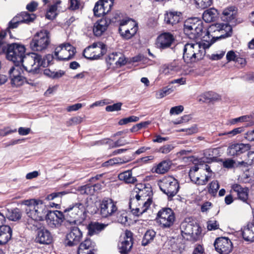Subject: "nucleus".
Returning <instances> with one entry per match:
<instances>
[{
    "label": "nucleus",
    "instance_id": "1",
    "mask_svg": "<svg viewBox=\"0 0 254 254\" xmlns=\"http://www.w3.org/2000/svg\"><path fill=\"white\" fill-rule=\"evenodd\" d=\"M153 195L150 184H136L132 191L129 202L132 214L139 216L146 212L153 202Z\"/></svg>",
    "mask_w": 254,
    "mask_h": 254
},
{
    "label": "nucleus",
    "instance_id": "2",
    "mask_svg": "<svg viewBox=\"0 0 254 254\" xmlns=\"http://www.w3.org/2000/svg\"><path fill=\"white\" fill-rule=\"evenodd\" d=\"M237 17L238 9L235 6H228L223 10L220 18L226 23H217L211 27L214 29V31H217L221 33L217 39L225 38L232 35V26L237 24Z\"/></svg>",
    "mask_w": 254,
    "mask_h": 254
},
{
    "label": "nucleus",
    "instance_id": "3",
    "mask_svg": "<svg viewBox=\"0 0 254 254\" xmlns=\"http://www.w3.org/2000/svg\"><path fill=\"white\" fill-rule=\"evenodd\" d=\"M184 34L190 39L197 41L201 40L202 42L210 43V33L203 27L201 20L192 17L187 19L184 23Z\"/></svg>",
    "mask_w": 254,
    "mask_h": 254
},
{
    "label": "nucleus",
    "instance_id": "4",
    "mask_svg": "<svg viewBox=\"0 0 254 254\" xmlns=\"http://www.w3.org/2000/svg\"><path fill=\"white\" fill-rule=\"evenodd\" d=\"M0 35V55L5 54L7 59L14 64H20L25 55V48L17 43L6 44L5 33Z\"/></svg>",
    "mask_w": 254,
    "mask_h": 254
},
{
    "label": "nucleus",
    "instance_id": "5",
    "mask_svg": "<svg viewBox=\"0 0 254 254\" xmlns=\"http://www.w3.org/2000/svg\"><path fill=\"white\" fill-rule=\"evenodd\" d=\"M202 43L199 42L187 43L184 47L183 58L187 64L193 63L202 60L205 53V49L208 48L213 43Z\"/></svg>",
    "mask_w": 254,
    "mask_h": 254
},
{
    "label": "nucleus",
    "instance_id": "6",
    "mask_svg": "<svg viewBox=\"0 0 254 254\" xmlns=\"http://www.w3.org/2000/svg\"><path fill=\"white\" fill-rule=\"evenodd\" d=\"M22 204L27 206L25 210L28 217L41 221L46 219L49 210L42 200L35 199H26L23 200Z\"/></svg>",
    "mask_w": 254,
    "mask_h": 254
},
{
    "label": "nucleus",
    "instance_id": "7",
    "mask_svg": "<svg viewBox=\"0 0 254 254\" xmlns=\"http://www.w3.org/2000/svg\"><path fill=\"white\" fill-rule=\"evenodd\" d=\"M51 43L50 32L48 30L42 29L33 36L29 47L33 51L43 52L48 48Z\"/></svg>",
    "mask_w": 254,
    "mask_h": 254
},
{
    "label": "nucleus",
    "instance_id": "8",
    "mask_svg": "<svg viewBox=\"0 0 254 254\" xmlns=\"http://www.w3.org/2000/svg\"><path fill=\"white\" fill-rule=\"evenodd\" d=\"M160 190L171 200L178 192L180 184L177 179L171 176H165L158 181Z\"/></svg>",
    "mask_w": 254,
    "mask_h": 254
},
{
    "label": "nucleus",
    "instance_id": "9",
    "mask_svg": "<svg viewBox=\"0 0 254 254\" xmlns=\"http://www.w3.org/2000/svg\"><path fill=\"white\" fill-rule=\"evenodd\" d=\"M156 220L163 229H168L173 226L176 221L174 210L168 207L161 208L157 212Z\"/></svg>",
    "mask_w": 254,
    "mask_h": 254
},
{
    "label": "nucleus",
    "instance_id": "10",
    "mask_svg": "<svg viewBox=\"0 0 254 254\" xmlns=\"http://www.w3.org/2000/svg\"><path fill=\"white\" fill-rule=\"evenodd\" d=\"M67 222L75 223L80 219H83L85 212L84 206L80 202L72 203L64 210Z\"/></svg>",
    "mask_w": 254,
    "mask_h": 254
},
{
    "label": "nucleus",
    "instance_id": "11",
    "mask_svg": "<svg viewBox=\"0 0 254 254\" xmlns=\"http://www.w3.org/2000/svg\"><path fill=\"white\" fill-rule=\"evenodd\" d=\"M181 230L182 236L187 240L195 242L201 237L202 229L196 223L184 222L181 224Z\"/></svg>",
    "mask_w": 254,
    "mask_h": 254
},
{
    "label": "nucleus",
    "instance_id": "12",
    "mask_svg": "<svg viewBox=\"0 0 254 254\" xmlns=\"http://www.w3.org/2000/svg\"><path fill=\"white\" fill-rule=\"evenodd\" d=\"M23 68L27 72L33 74L41 73V64L42 62H40V55L32 53L30 55L24 56L23 61L20 63Z\"/></svg>",
    "mask_w": 254,
    "mask_h": 254
},
{
    "label": "nucleus",
    "instance_id": "13",
    "mask_svg": "<svg viewBox=\"0 0 254 254\" xmlns=\"http://www.w3.org/2000/svg\"><path fill=\"white\" fill-rule=\"evenodd\" d=\"M76 53V48L70 44L63 43L55 49V60L57 61H67L72 59Z\"/></svg>",
    "mask_w": 254,
    "mask_h": 254
},
{
    "label": "nucleus",
    "instance_id": "14",
    "mask_svg": "<svg viewBox=\"0 0 254 254\" xmlns=\"http://www.w3.org/2000/svg\"><path fill=\"white\" fill-rule=\"evenodd\" d=\"M100 214L104 218L113 216L118 210L117 202L112 198L105 197L103 198L100 204Z\"/></svg>",
    "mask_w": 254,
    "mask_h": 254
},
{
    "label": "nucleus",
    "instance_id": "15",
    "mask_svg": "<svg viewBox=\"0 0 254 254\" xmlns=\"http://www.w3.org/2000/svg\"><path fill=\"white\" fill-rule=\"evenodd\" d=\"M48 224L52 228H59L64 221H67L64 211H50L47 214L46 219Z\"/></svg>",
    "mask_w": 254,
    "mask_h": 254
},
{
    "label": "nucleus",
    "instance_id": "16",
    "mask_svg": "<svg viewBox=\"0 0 254 254\" xmlns=\"http://www.w3.org/2000/svg\"><path fill=\"white\" fill-rule=\"evenodd\" d=\"M115 0H98L95 4L93 13L96 17L108 14L112 10Z\"/></svg>",
    "mask_w": 254,
    "mask_h": 254
},
{
    "label": "nucleus",
    "instance_id": "17",
    "mask_svg": "<svg viewBox=\"0 0 254 254\" xmlns=\"http://www.w3.org/2000/svg\"><path fill=\"white\" fill-rule=\"evenodd\" d=\"M250 149L251 145L249 143H232L228 147L227 154L233 158H241L242 155Z\"/></svg>",
    "mask_w": 254,
    "mask_h": 254
},
{
    "label": "nucleus",
    "instance_id": "18",
    "mask_svg": "<svg viewBox=\"0 0 254 254\" xmlns=\"http://www.w3.org/2000/svg\"><path fill=\"white\" fill-rule=\"evenodd\" d=\"M100 45V53L98 54H94V48H97L98 44L94 43L92 45L86 47L83 52V56L87 59L90 60H98L106 53L107 48L106 45L102 42H98Z\"/></svg>",
    "mask_w": 254,
    "mask_h": 254
},
{
    "label": "nucleus",
    "instance_id": "19",
    "mask_svg": "<svg viewBox=\"0 0 254 254\" xmlns=\"http://www.w3.org/2000/svg\"><path fill=\"white\" fill-rule=\"evenodd\" d=\"M230 192H235L236 193V199H238L246 204H250L249 189L248 187H244L239 184L235 183L232 184L231 187Z\"/></svg>",
    "mask_w": 254,
    "mask_h": 254
},
{
    "label": "nucleus",
    "instance_id": "20",
    "mask_svg": "<svg viewBox=\"0 0 254 254\" xmlns=\"http://www.w3.org/2000/svg\"><path fill=\"white\" fill-rule=\"evenodd\" d=\"M214 246L217 252L220 254H229L233 250L231 240L226 237H219L216 239Z\"/></svg>",
    "mask_w": 254,
    "mask_h": 254
},
{
    "label": "nucleus",
    "instance_id": "21",
    "mask_svg": "<svg viewBox=\"0 0 254 254\" xmlns=\"http://www.w3.org/2000/svg\"><path fill=\"white\" fill-rule=\"evenodd\" d=\"M175 40L173 34L169 32H164L157 36L155 45L160 50L166 49L171 47Z\"/></svg>",
    "mask_w": 254,
    "mask_h": 254
},
{
    "label": "nucleus",
    "instance_id": "22",
    "mask_svg": "<svg viewBox=\"0 0 254 254\" xmlns=\"http://www.w3.org/2000/svg\"><path fill=\"white\" fill-rule=\"evenodd\" d=\"M82 237V232L78 227H71L69 232L66 235V245L70 247L77 245L81 241Z\"/></svg>",
    "mask_w": 254,
    "mask_h": 254
},
{
    "label": "nucleus",
    "instance_id": "23",
    "mask_svg": "<svg viewBox=\"0 0 254 254\" xmlns=\"http://www.w3.org/2000/svg\"><path fill=\"white\" fill-rule=\"evenodd\" d=\"M35 242L40 244L49 245L53 242V236L47 229L40 228L37 230Z\"/></svg>",
    "mask_w": 254,
    "mask_h": 254
},
{
    "label": "nucleus",
    "instance_id": "24",
    "mask_svg": "<svg viewBox=\"0 0 254 254\" xmlns=\"http://www.w3.org/2000/svg\"><path fill=\"white\" fill-rule=\"evenodd\" d=\"M96 243L90 238H86L79 245L77 254H95Z\"/></svg>",
    "mask_w": 254,
    "mask_h": 254
},
{
    "label": "nucleus",
    "instance_id": "25",
    "mask_svg": "<svg viewBox=\"0 0 254 254\" xmlns=\"http://www.w3.org/2000/svg\"><path fill=\"white\" fill-rule=\"evenodd\" d=\"M111 21L116 22V20L114 21L113 18H112V20L110 19L109 21L106 18H102L97 20L95 23L93 28L94 35L96 37H100L107 30Z\"/></svg>",
    "mask_w": 254,
    "mask_h": 254
},
{
    "label": "nucleus",
    "instance_id": "26",
    "mask_svg": "<svg viewBox=\"0 0 254 254\" xmlns=\"http://www.w3.org/2000/svg\"><path fill=\"white\" fill-rule=\"evenodd\" d=\"M198 169L199 168L196 165L191 167L189 172V176L191 181L193 182L194 184L199 186L205 185L207 183L211 177L208 175H205V179H200V177L196 176L195 174V172H197Z\"/></svg>",
    "mask_w": 254,
    "mask_h": 254
},
{
    "label": "nucleus",
    "instance_id": "27",
    "mask_svg": "<svg viewBox=\"0 0 254 254\" xmlns=\"http://www.w3.org/2000/svg\"><path fill=\"white\" fill-rule=\"evenodd\" d=\"M107 226V224L101 223L98 222H90L86 227L88 230L87 236H92L99 234Z\"/></svg>",
    "mask_w": 254,
    "mask_h": 254
},
{
    "label": "nucleus",
    "instance_id": "28",
    "mask_svg": "<svg viewBox=\"0 0 254 254\" xmlns=\"http://www.w3.org/2000/svg\"><path fill=\"white\" fill-rule=\"evenodd\" d=\"M182 16V13L180 12H167L164 15V21L166 24L173 26L181 21Z\"/></svg>",
    "mask_w": 254,
    "mask_h": 254
},
{
    "label": "nucleus",
    "instance_id": "29",
    "mask_svg": "<svg viewBox=\"0 0 254 254\" xmlns=\"http://www.w3.org/2000/svg\"><path fill=\"white\" fill-rule=\"evenodd\" d=\"M12 230L8 225L0 226V245L6 244L11 238Z\"/></svg>",
    "mask_w": 254,
    "mask_h": 254
},
{
    "label": "nucleus",
    "instance_id": "30",
    "mask_svg": "<svg viewBox=\"0 0 254 254\" xmlns=\"http://www.w3.org/2000/svg\"><path fill=\"white\" fill-rule=\"evenodd\" d=\"M241 234L246 241L254 242V225L249 222L246 226L241 229Z\"/></svg>",
    "mask_w": 254,
    "mask_h": 254
},
{
    "label": "nucleus",
    "instance_id": "31",
    "mask_svg": "<svg viewBox=\"0 0 254 254\" xmlns=\"http://www.w3.org/2000/svg\"><path fill=\"white\" fill-rule=\"evenodd\" d=\"M218 15V13L216 9L210 8L204 11L202 18L205 22L210 23L216 20Z\"/></svg>",
    "mask_w": 254,
    "mask_h": 254
},
{
    "label": "nucleus",
    "instance_id": "32",
    "mask_svg": "<svg viewBox=\"0 0 254 254\" xmlns=\"http://www.w3.org/2000/svg\"><path fill=\"white\" fill-rule=\"evenodd\" d=\"M118 178L120 181H122L127 184H133L137 181L135 177L132 176L131 170H127L120 173Z\"/></svg>",
    "mask_w": 254,
    "mask_h": 254
},
{
    "label": "nucleus",
    "instance_id": "33",
    "mask_svg": "<svg viewBox=\"0 0 254 254\" xmlns=\"http://www.w3.org/2000/svg\"><path fill=\"white\" fill-rule=\"evenodd\" d=\"M138 30V26L137 24L130 28V29H127L124 31L122 30L121 27H119V32L122 37L125 40L130 39L136 33Z\"/></svg>",
    "mask_w": 254,
    "mask_h": 254
},
{
    "label": "nucleus",
    "instance_id": "34",
    "mask_svg": "<svg viewBox=\"0 0 254 254\" xmlns=\"http://www.w3.org/2000/svg\"><path fill=\"white\" fill-rule=\"evenodd\" d=\"M219 99V96L217 94L212 92H206L199 96L198 100L199 102L209 103L215 101Z\"/></svg>",
    "mask_w": 254,
    "mask_h": 254
},
{
    "label": "nucleus",
    "instance_id": "35",
    "mask_svg": "<svg viewBox=\"0 0 254 254\" xmlns=\"http://www.w3.org/2000/svg\"><path fill=\"white\" fill-rule=\"evenodd\" d=\"M171 162L168 160H163L153 168L154 172L159 174H163L170 169Z\"/></svg>",
    "mask_w": 254,
    "mask_h": 254
},
{
    "label": "nucleus",
    "instance_id": "36",
    "mask_svg": "<svg viewBox=\"0 0 254 254\" xmlns=\"http://www.w3.org/2000/svg\"><path fill=\"white\" fill-rule=\"evenodd\" d=\"M16 16L18 17V19L22 23L29 24L33 22L36 18V15L35 14H30L27 11H22Z\"/></svg>",
    "mask_w": 254,
    "mask_h": 254
},
{
    "label": "nucleus",
    "instance_id": "37",
    "mask_svg": "<svg viewBox=\"0 0 254 254\" xmlns=\"http://www.w3.org/2000/svg\"><path fill=\"white\" fill-rule=\"evenodd\" d=\"M18 16H14L8 23V26L7 28L5 30H1L0 31V35L2 34V32L5 33V37L6 36L7 33L9 34L10 37H12L11 32L10 31L11 29H14L17 28L18 25L22 23L19 19Z\"/></svg>",
    "mask_w": 254,
    "mask_h": 254
},
{
    "label": "nucleus",
    "instance_id": "38",
    "mask_svg": "<svg viewBox=\"0 0 254 254\" xmlns=\"http://www.w3.org/2000/svg\"><path fill=\"white\" fill-rule=\"evenodd\" d=\"M6 216L9 220L13 221H16L21 219L22 216V212L19 208H15L10 210H8Z\"/></svg>",
    "mask_w": 254,
    "mask_h": 254
},
{
    "label": "nucleus",
    "instance_id": "39",
    "mask_svg": "<svg viewBox=\"0 0 254 254\" xmlns=\"http://www.w3.org/2000/svg\"><path fill=\"white\" fill-rule=\"evenodd\" d=\"M46 76L52 79H59L65 74V71L62 70H59L58 71H51L49 68H45L43 70L41 69V72Z\"/></svg>",
    "mask_w": 254,
    "mask_h": 254
},
{
    "label": "nucleus",
    "instance_id": "40",
    "mask_svg": "<svg viewBox=\"0 0 254 254\" xmlns=\"http://www.w3.org/2000/svg\"><path fill=\"white\" fill-rule=\"evenodd\" d=\"M181 69V66L179 64L178 62L174 61L173 62L167 65H164L163 72L165 74H169L172 71H179Z\"/></svg>",
    "mask_w": 254,
    "mask_h": 254
},
{
    "label": "nucleus",
    "instance_id": "41",
    "mask_svg": "<svg viewBox=\"0 0 254 254\" xmlns=\"http://www.w3.org/2000/svg\"><path fill=\"white\" fill-rule=\"evenodd\" d=\"M156 235V232L152 229H149L146 231L142 240L141 244L143 246H147L154 239Z\"/></svg>",
    "mask_w": 254,
    "mask_h": 254
},
{
    "label": "nucleus",
    "instance_id": "42",
    "mask_svg": "<svg viewBox=\"0 0 254 254\" xmlns=\"http://www.w3.org/2000/svg\"><path fill=\"white\" fill-rule=\"evenodd\" d=\"M133 245V242L128 240L123 241L119 245L120 252L121 254H127L131 250Z\"/></svg>",
    "mask_w": 254,
    "mask_h": 254
},
{
    "label": "nucleus",
    "instance_id": "43",
    "mask_svg": "<svg viewBox=\"0 0 254 254\" xmlns=\"http://www.w3.org/2000/svg\"><path fill=\"white\" fill-rule=\"evenodd\" d=\"M54 59L55 60L54 53V54H47L43 58L40 55V62H42V64H41V67H46L54 64L53 61Z\"/></svg>",
    "mask_w": 254,
    "mask_h": 254
},
{
    "label": "nucleus",
    "instance_id": "44",
    "mask_svg": "<svg viewBox=\"0 0 254 254\" xmlns=\"http://www.w3.org/2000/svg\"><path fill=\"white\" fill-rule=\"evenodd\" d=\"M117 221L123 225H126L128 224L127 213L125 211H120L116 212Z\"/></svg>",
    "mask_w": 254,
    "mask_h": 254
},
{
    "label": "nucleus",
    "instance_id": "45",
    "mask_svg": "<svg viewBox=\"0 0 254 254\" xmlns=\"http://www.w3.org/2000/svg\"><path fill=\"white\" fill-rule=\"evenodd\" d=\"M40 221V220L35 219L34 218L28 217L26 221L27 228L32 230H38V229L40 228H39L40 225L39 221Z\"/></svg>",
    "mask_w": 254,
    "mask_h": 254
},
{
    "label": "nucleus",
    "instance_id": "46",
    "mask_svg": "<svg viewBox=\"0 0 254 254\" xmlns=\"http://www.w3.org/2000/svg\"><path fill=\"white\" fill-rule=\"evenodd\" d=\"M81 194L87 195H93L95 193V187L89 184L81 186L79 189Z\"/></svg>",
    "mask_w": 254,
    "mask_h": 254
},
{
    "label": "nucleus",
    "instance_id": "47",
    "mask_svg": "<svg viewBox=\"0 0 254 254\" xmlns=\"http://www.w3.org/2000/svg\"><path fill=\"white\" fill-rule=\"evenodd\" d=\"M15 66H12L8 71L9 77L10 79L13 77L21 76L20 73V67H19V64H15Z\"/></svg>",
    "mask_w": 254,
    "mask_h": 254
},
{
    "label": "nucleus",
    "instance_id": "48",
    "mask_svg": "<svg viewBox=\"0 0 254 254\" xmlns=\"http://www.w3.org/2000/svg\"><path fill=\"white\" fill-rule=\"evenodd\" d=\"M220 186L217 180L212 181L208 185V192L212 195L216 194Z\"/></svg>",
    "mask_w": 254,
    "mask_h": 254
},
{
    "label": "nucleus",
    "instance_id": "49",
    "mask_svg": "<svg viewBox=\"0 0 254 254\" xmlns=\"http://www.w3.org/2000/svg\"><path fill=\"white\" fill-rule=\"evenodd\" d=\"M150 124L149 121L142 122L134 125L130 129V131L135 132L142 128H145Z\"/></svg>",
    "mask_w": 254,
    "mask_h": 254
},
{
    "label": "nucleus",
    "instance_id": "50",
    "mask_svg": "<svg viewBox=\"0 0 254 254\" xmlns=\"http://www.w3.org/2000/svg\"><path fill=\"white\" fill-rule=\"evenodd\" d=\"M139 120V118L135 116H131L127 118H125L121 119L119 122L118 124L120 126L126 125L129 123L131 122H136L138 121Z\"/></svg>",
    "mask_w": 254,
    "mask_h": 254
},
{
    "label": "nucleus",
    "instance_id": "51",
    "mask_svg": "<svg viewBox=\"0 0 254 254\" xmlns=\"http://www.w3.org/2000/svg\"><path fill=\"white\" fill-rule=\"evenodd\" d=\"M134 158V156L132 154L130 156H124L122 158L121 157H115L113 159L115 162V164H123L127 162H128L130 161L133 160Z\"/></svg>",
    "mask_w": 254,
    "mask_h": 254
},
{
    "label": "nucleus",
    "instance_id": "52",
    "mask_svg": "<svg viewBox=\"0 0 254 254\" xmlns=\"http://www.w3.org/2000/svg\"><path fill=\"white\" fill-rule=\"evenodd\" d=\"M196 5L199 8L205 9L212 4L213 0H194Z\"/></svg>",
    "mask_w": 254,
    "mask_h": 254
},
{
    "label": "nucleus",
    "instance_id": "53",
    "mask_svg": "<svg viewBox=\"0 0 254 254\" xmlns=\"http://www.w3.org/2000/svg\"><path fill=\"white\" fill-rule=\"evenodd\" d=\"M25 78L21 76L13 77L10 79V83L12 86L18 87L23 84Z\"/></svg>",
    "mask_w": 254,
    "mask_h": 254
},
{
    "label": "nucleus",
    "instance_id": "54",
    "mask_svg": "<svg viewBox=\"0 0 254 254\" xmlns=\"http://www.w3.org/2000/svg\"><path fill=\"white\" fill-rule=\"evenodd\" d=\"M118 56H121V53L118 52H113L110 54L108 57L106 58L107 62L110 65L113 64H115L116 65Z\"/></svg>",
    "mask_w": 254,
    "mask_h": 254
},
{
    "label": "nucleus",
    "instance_id": "55",
    "mask_svg": "<svg viewBox=\"0 0 254 254\" xmlns=\"http://www.w3.org/2000/svg\"><path fill=\"white\" fill-rule=\"evenodd\" d=\"M122 106V103L121 102L115 103L112 105L107 106L106 111L107 112L119 111L121 110Z\"/></svg>",
    "mask_w": 254,
    "mask_h": 254
},
{
    "label": "nucleus",
    "instance_id": "56",
    "mask_svg": "<svg viewBox=\"0 0 254 254\" xmlns=\"http://www.w3.org/2000/svg\"><path fill=\"white\" fill-rule=\"evenodd\" d=\"M244 131L243 127H239L237 128H235L232 130L231 131L226 132L224 133L219 134V135H229L230 136H235L238 134H239Z\"/></svg>",
    "mask_w": 254,
    "mask_h": 254
},
{
    "label": "nucleus",
    "instance_id": "57",
    "mask_svg": "<svg viewBox=\"0 0 254 254\" xmlns=\"http://www.w3.org/2000/svg\"><path fill=\"white\" fill-rule=\"evenodd\" d=\"M66 194L65 191L54 192L47 195L46 199L48 200H52L57 197H62V196Z\"/></svg>",
    "mask_w": 254,
    "mask_h": 254
},
{
    "label": "nucleus",
    "instance_id": "58",
    "mask_svg": "<svg viewBox=\"0 0 254 254\" xmlns=\"http://www.w3.org/2000/svg\"><path fill=\"white\" fill-rule=\"evenodd\" d=\"M207 227L208 230L213 231L219 228V224L216 220H210L207 222Z\"/></svg>",
    "mask_w": 254,
    "mask_h": 254
},
{
    "label": "nucleus",
    "instance_id": "59",
    "mask_svg": "<svg viewBox=\"0 0 254 254\" xmlns=\"http://www.w3.org/2000/svg\"><path fill=\"white\" fill-rule=\"evenodd\" d=\"M38 3L35 1H32L28 3L26 5V8L29 12H34L37 9Z\"/></svg>",
    "mask_w": 254,
    "mask_h": 254
},
{
    "label": "nucleus",
    "instance_id": "60",
    "mask_svg": "<svg viewBox=\"0 0 254 254\" xmlns=\"http://www.w3.org/2000/svg\"><path fill=\"white\" fill-rule=\"evenodd\" d=\"M174 147L171 144H166L159 148L158 152L163 153L167 154L169 153Z\"/></svg>",
    "mask_w": 254,
    "mask_h": 254
},
{
    "label": "nucleus",
    "instance_id": "61",
    "mask_svg": "<svg viewBox=\"0 0 254 254\" xmlns=\"http://www.w3.org/2000/svg\"><path fill=\"white\" fill-rule=\"evenodd\" d=\"M69 9L72 10L78 9L80 5V0H70Z\"/></svg>",
    "mask_w": 254,
    "mask_h": 254
},
{
    "label": "nucleus",
    "instance_id": "62",
    "mask_svg": "<svg viewBox=\"0 0 254 254\" xmlns=\"http://www.w3.org/2000/svg\"><path fill=\"white\" fill-rule=\"evenodd\" d=\"M184 110V107L182 105L175 106L171 108L170 114L171 115H178L182 113Z\"/></svg>",
    "mask_w": 254,
    "mask_h": 254
},
{
    "label": "nucleus",
    "instance_id": "63",
    "mask_svg": "<svg viewBox=\"0 0 254 254\" xmlns=\"http://www.w3.org/2000/svg\"><path fill=\"white\" fill-rule=\"evenodd\" d=\"M235 161L232 159H227L223 162V166L224 168L230 169L234 167Z\"/></svg>",
    "mask_w": 254,
    "mask_h": 254
},
{
    "label": "nucleus",
    "instance_id": "64",
    "mask_svg": "<svg viewBox=\"0 0 254 254\" xmlns=\"http://www.w3.org/2000/svg\"><path fill=\"white\" fill-rule=\"evenodd\" d=\"M204 248L202 245L196 244L194 246L192 254H203Z\"/></svg>",
    "mask_w": 254,
    "mask_h": 254
}]
</instances>
